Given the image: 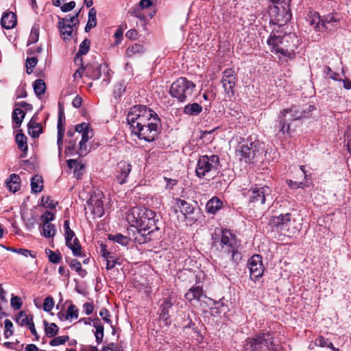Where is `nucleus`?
I'll list each match as a JSON object with an SVG mask.
<instances>
[{"label": "nucleus", "instance_id": "1", "mask_svg": "<svg viewBox=\"0 0 351 351\" xmlns=\"http://www.w3.org/2000/svg\"><path fill=\"white\" fill-rule=\"evenodd\" d=\"M217 243H219L221 250L228 254H231L229 261L221 262L219 263V266L227 273L235 270L239 263L242 260V254L239 251L240 245L238 243L236 236L229 230H221L219 241L215 239L213 245Z\"/></svg>", "mask_w": 351, "mask_h": 351}, {"label": "nucleus", "instance_id": "2", "mask_svg": "<svg viewBox=\"0 0 351 351\" xmlns=\"http://www.w3.org/2000/svg\"><path fill=\"white\" fill-rule=\"evenodd\" d=\"M295 39H297V36L295 34H287L285 33L282 34V31L273 29L267 40V43L269 46L271 52L280 53L283 56L292 60L295 56V45H285V42L288 43L289 40L293 42Z\"/></svg>", "mask_w": 351, "mask_h": 351}, {"label": "nucleus", "instance_id": "3", "mask_svg": "<svg viewBox=\"0 0 351 351\" xmlns=\"http://www.w3.org/2000/svg\"><path fill=\"white\" fill-rule=\"evenodd\" d=\"M244 351H278L279 346L274 341V333L258 332L245 339Z\"/></svg>", "mask_w": 351, "mask_h": 351}, {"label": "nucleus", "instance_id": "4", "mask_svg": "<svg viewBox=\"0 0 351 351\" xmlns=\"http://www.w3.org/2000/svg\"><path fill=\"white\" fill-rule=\"evenodd\" d=\"M131 228H155L156 213L145 207H134L127 215Z\"/></svg>", "mask_w": 351, "mask_h": 351}, {"label": "nucleus", "instance_id": "5", "mask_svg": "<svg viewBox=\"0 0 351 351\" xmlns=\"http://www.w3.org/2000/svg\"><path fill=\"white\" fill-rule=\"evenodd\" d=\"M158 115L154 110L143 105H136L132 107L127 116V121L131 132L136 130L143 125L150 121Z\"/></svg>", "mask_w": 351, "mask_h": 351}, {"label": "nucleus", "instance_id": "6", "mask_svg": "<svg viewBox=\"0 0 351 351\" xmlns=\"http://www.w3.org/2000/svg\"><path fill=\"white\" fill-rule=\"evenodd\" d=\"M262 149L263 143L256 135H251L239 142L236 152L245 159L246 162H250L261 154Z\"/></svg>", "mask_w": 351, "mask_h": 351}, {"label": "nucleus", "instance_id": "7", "mask_svg": "<svg viewBox=\"0 0 351 351\" xmlns=\"http://www.w3.org/2000/svg\"><path fill=\"white\" fill-rule=\"evenodd\" d=\"M195 84L187 78L181 77L171 85L169 95L180 102H185L192 98Z\"/></svg>", "mask_w": 351, "mask_h": 351}, {"label": "nucleus", "instance_id": "8", "mask_svg": "<svg viewBox=\"0 0 351 351\" xmlns=\"http://www.w3.org/2000/svg\"><path fill=\"white\" fill-rule=\"evenodd\" d=\"M66 134L67 136L74 137L77 135L81 138L77 154L80 157L86 156L89 152L87 143L94 136L93 130L88 123L84 122L76 125L74 130H68Z\"/></svg>", "mask_w": 351, "mask_h": 351}, {"label": "nucleus", "instance_id": "9", "mask_svg": "<svg viewBox=\"0 0 351 351\" xmlns=\"http://www.w3.org/2000/svg\"><path fill=\"white\" fill-rule=\"evenodd\" d=\"M160 125V119L158 115H156L150 121L132 131V133L136 135L139 139L147 142H152L159 133Z\"/></svg>", "mask_w": 351, "mask_h": 351}, {"label": "nucleus", "instance_id": "10", "mask_svg": "<svg viewBox=\"0 0 351 351\" xmlns=\"http://www.w3.org/2000/svg\"><path fill=\"white\" fill-rule=\"evenodd\" d=\"M247 195L249 197L250 203L254 206L263 205L267 202L269 204L272 201L271 189L266 185H254L247 191Z\"/></svg>", "mask_w": 351, "mask_h": 351}, {"label": "nucleus", "instance_id": "11", "mask_svg": "<svg viewBox=\"0 0 351 351\" xmlns=\"http://www.w3.org/2000/svg\"><path fill=\"white\" fill-rule=\"evenodd\" d=\"M270 23L278 25V28L285 25L291 19V13L288 4L285 3L280 7L278 5H273L269 8Z\"/></svg>", "mask_w": 351, "mask_h": 351}, {"label": "nucleus", "instance_id": "12", "mask_svg": "<svg viewBox=\"0 0 351 351\" xmlns=\"http://www.w3.org/2000/svg\"><path fill=\"white\" fill-rule=\"evenodd\" d=\"M219 165V158L218 156L212 154L210 156H201L197 163L195 169L196 176L198 178L204 177L208 173L217 170Z\"/></svg>", "mask_w": 351, "mask_h": 351}, {"label": "nucleus", "instance_id": "13", "mask_svg": "<svg viewBox=\"0 0 351 351\" xmlns=\"http://www.w3.org/2000/svg\"><path fill=\"white\" fill-rule=\"evenodd\" d=\"M159 228H131L128 229L130 237L132 232V240L138 244L146 243L152 240L155 231H158Z\"/></svg>", "mask_w": 351, "mask_h": 351}, {"label": "nucleus", "instance_id": "14", "mask_svg": "<svg viewBox=\"0 0 351 351\" xmlns=\"http://www.w3.org/2000/svg\"><path fill=\"white\" fill-rule=\"evenodd\" d=\"M110 70L106 64L100 65H87L86 66V76L93 80L99 79L101 77V74L104 73L105 77L103 80V83H104L105 85L108 84L110 81Z\"/></svg>", "mask_w": 351, "mask_h": 351}, {"label": "nucleus", "instance_id": "15", "mask_svg": "<svg viewBox=\"0 0 351 351\" xmlns=\"http://www.w3.org/2000/svg\"><path fill=\"white\" fill-rule=\"evenodd\" d=\"M237 80L236 72L232 69H226L222 73L221 82L226 95L232 98L235 94V84Z\"/></svg>", "mask_w": 351, "mask_h": 351}, {"label": "nucleus", "instance_id": "16", "mask_svg": "<svg viewBox=\"0 0 351 351\" xmlns=\"http://www.w3.org/2000/svg\"><path fill=\"white\" fill-rule=\"evenodd\" d=\"M248 268L252 280L256 281L262 277L264 271L262 256L259 254L253 255L248 261Z\"/></svg>", "mask_w": 351, "mask_h": 351}, {"label": "nucleus", "instance_id": "17", "mask_svg": "<svg viewBox=\"0 0 351 351\" xmlns=\"http://www.w3.org/2000/svg\"><path fill=\"white\" fill-rule=\"evenodd\" d=\"M175 302V298L170 295L162 298L158 302L159 317L166 322V324H168L170 317L169 313Z\"/></svg>", "mask_w": 351, "mask_h": 351}, {"label": "nucleus", "instance_id": "18", "mask_svg": "<svg viewBox=\"0 0 351 351\" xmlns=\"http://www.w3.org/2000/svg\"><path fill=\"white\" fill-rule=\"evenodd\" d=\"M314 109L315 107L312 105L308 106L306 109H302L300 106H293L290 108L283 109L282 110H287V119L293 121L307 117Z\"/></svg>", "mask_w": 351, "mask_h": 351}, {"label": "nucleus", "instance_id": "19", "mask_svg": "<svg viewBox=\"0 0 351 351\" xmlns=\"http://www.w3.org/2000/svg\"><path fill=\"white\" fill-rule=\"evenodd\" d=\"M340 18L337 14H328L322 17V32H331L339 27Z\"/></svg>", "mask_w": 351, "mask_h": 351}, {"label": "nucleus", "instance_id": "20", "mask_svg": "<svg viewBox=\"0 0 351 351\" xmlns=\"http://www.w3.org/2000/svg\"><path fill=\"white\" fill-rule=\"evenodd\" d=\"M58 109V120L57 124L58 129V137H57V145L58 147L59 154H61L62 149L64 133V123H65V116L64 112L63 107L59 103Z\"/></svg>", "mask_w": 351, "mask_h": 351}, {"label": "nucleus", "instance_id": "21", "mask_svg": "<svg viewBox=\"0 0 351 351\" xmlns=\"http://www.w3.org/2000/svg\"><path fill=\"white\" fill-rule=\"evenodd\" d=\"M292 219L290 213L281 214L273 217L270 220V224L280 231L289 230V225Z\"/></svg>", "mask_w": 351, "mask_h": 351}, {"label": "nucleus", "instance_id": "22", "mask_svg": "<svg viewBox=\"0 0 351 351\" xmlns=\"http://www.w3.org/2000/svg\"><path fill=\"white\" fill-rule=\"evenodd\" d=\"M132 166L129 162L121 161L118 164L116 180L119 184H123L128 182V177L132 171Z\"/></svg>", "mask_w": 351, "mask_h": 351}, {"label": "nucleus", "instance_id": "23", "mask_svg": "<svg viewBox=\"0 0 351 351\" xmlns=\"http://www.w3.org/2000/svg\"><path fill=\"white\" fill-rule=\"evenodd\" d=\"M75 25L76 23L66 24L65 23L64 19L58 17V27L64 40H71L73 28Z\"/></svg>", "mask_w": 351, "mask_h": 351}, {"label": "nucleus", "instance_id": "24", "mask_svg": "<svg viewBox=\"0 0 351 351\" xmlns=\"http://www.w3.org/2000/svg\"><path fill=\"white\" fill-rule=\"evenodd\" d=\"M306 21L315 32H322V17L317 12H310Z\"/></svg>", "mask_w": 351, "mask_h": 351}, {"label": "nucleus", "instance_id": "25", "mask_svg": "<svg viewBox=\"0 0 351 351\" xmlns=\"http://www.w3.org/2000/svg\"><path fill=\"white\" fill-rule=\"evenodd\" d=\"M287 110H282L278 115L279 119V131L282 134H290V123L291 121L287 119Z\"/></svg>", "mask_w": 351, "mask_h": 351}, {"label": "nucleus", "instance_id": "26", "mask_svg": "<svg viewBox=\"0 0 351 351\" xmlns=\"http://www.w3.org/2000/svg\"><path fill=\"white\" fill-rule=\"evenodd\" d=\"M1 25L7 29L14 27L16 25V15L12 12L3 13L1 19Z\"/></svg>", "mask_w": 351, "mask_h": 351}, {"label": "nucleus", "instance_id": "27", "mask_svg": "<svg viewBox=\"0 0 351 351\" xmlns=\"http://www.w3.org/2000/svg\"><path fill=\"white\" fill-rule=\"evenodd\" d=\"M203 297L206 296L200 286H193L185 294L186 299L190 302L193 300H200Z\"/></svg>", "mask_w": 351, "mask_h": 351}, {"label": "nucleus", "instance_id": "28", "mask_svg": "<svg viewBox=\"0 0 351 351\" xmlns=\"http://www.w3.org/2000/svg\"><path fill=\"white\" fill-rule=\"evenodd\" d=\"M176 206L178 208L180 209V213L185 217L193 214L194 212L193 206L187 202L186 200L177 199L176 202Z\"/></svg>", "mask_w": 351, "mask_h": 351}, {"label": "nucleus", "instance_id": "29", "mask_svg": "<svg viewBox=\"0 0 351 351\" xmlns=\"http://www.w3.org/2000/svg\"><path fill=\"white\" fill-rule=\"evenodd\" d=\"M28 133L33 138H37L43 132V127L41 123H38L33 117L27 124Z\"/></svg>", "mask_w": 351, "mask_h": 351}, {"label": "nucleus", "instance_id": "30", "mask_svg": "<svg viewBox=\"0 0 351 351\" xmlns=\"http://www.w3.org/2000/svg\"><path fill=\"white\" fill-rule=\"evenodd\" d=\"M93 326L95 328L94 331V335L95 337V340L97 344H100L104 336V328L103 324L101 323L100 319L97 317L93 319Z\"/></svg>", "mask_w": 351, "mask_h": 351}, {"label": "nucleus", "instance_id": "31", "mask_svg": "<svg viewBox=\"0 0 351 351\" xmlns=\"http://www.w3.org/2000/svg\"><path fill=\"white\" fill-rule=\"evenodd\" d=\"M202 112V106L198 103H190L183 108V113L188 116L196 117Z\"/></svg>", "mask_w": 351, "mask_h": 351}, {"label": "nucleus", "instance_id": "32", "mask_svg": "<svg viewBox=\"0 0 351 351\" xmlns=\"http://www.w3.org/2000/svg\"><path fill=\"white\" fill-rule=\"evenodd\" d=\"M15 141L17 144L18 148L23 151V154L21 156V158H24L26 156V152L27 151L28 147L27 143V137L22 133V130H19L16 134L15 137Z\"/></svg>", "mask_w": 351, "mask_h": 351}, {"label": "nucleus", "instance_id": "33", "mask_svg": "<svg viewBox=\"0 0 351 351\" xmlns=\"http://www.w3.org/2000/svg\"><path fill=\"white\" fill-rule=\"evenodd\" d=\"M222 206L223 202L218 197H213L206 203V210L208 213L215 214Z\"/></svg>", "mask_w": 351, "mask_h": 351}, {"label": "nucleus", "instance_id": "34", "mask_svg": "<svg viewBox=\"0 0 351 351\" xmlns=\"http://www.w3.org/2000/svg\"><path fill=\"white\" fill-rule=\"evenodd\" d=\"M25 116V112L19 108H15L12 112V118L13 121V128H19Z\"/></svg>", "mask_w": 351, "mask_h": 351}, {"label": "nucleus", "instance_id": "35", "mask_svg": "<svg viewBox=\"0 0 351 351\" xmlns=\"http://www.w3.org/2000/svg\"><path fill=\"white\" fill-rule=\"evenodd\" d=\"M69 139L66 140V145L65 152L66 155L73 156L77 154V149H76V143L80 136L75 135L74 137L67 136Z\"/></svg>", "mask_w": 351, "mask_h": 351}, {"label": "nucleus", "instance_id": "36", "mask_svg": "<svg viewBox=\"0 0 351 351\" xmlns=\"http://www.w3.org/2000/svg\"><path fill=\"white\" fill-rule=\"evenodd\" d=\"M15 322L21 326H29L33 322V315H27L24 311H20L15 317Z\"/></svg>", "mask_w": 351, "mask_h": 351}, {"label": "nucleus", "instance_id": "37", "mask_svg": "<svg viewBox=\"0 0 351 351\" xmlns=\"http://www.w3.org/2000/svg\"><path fill=\"white\" fill-rule=\"evenodd\" d=\"M20 177L19 175L12 173L7 180V186L10 191L16 192L20 189Z\"/></svg>", "mask_w": 351, "mask_h": 351}, {"label": "nucleus", "instance_id": "38", "mask_svg": "<svg viewBox=\"0 0 351 351\" xmlns=\"http://www.w3.org/2000/svg\"><path fill=\"white\" fill-rule=\"evenodd\" d=\"M97 10L95 8H92L88 11V19L87 23L85 26L84 30L86 32H88L92 28L97 25Z\"/></svg>", "mask_w": 351, "mask_h": 351}, {"label": "nucleus", "instance_id": "39", "mask_svg": "<svg viewBox=\"0 0 351 351\" xmlns=\"http://www.w3.org/2000/svg\"><path fill=\"white\" fill-rule=\"evenodd\" d=\"M45 332L47 337H54L59 331V327L54 323H49L44 320Z\"/></svg>", "mask_w": 351, "mask_h": 351}, {"label": "nucleus", "instance_id": "40", "mask_svg": "<svg viewBox=\"0 0 351 351\" xmlns=\"http://www.w3.org/2000/svg\"><path fill=\"white\" fill-rule=\"evenodd\" d=\"M90 204L92 206V212L97 217H101L104 214V204L101 199H90Z\"/></svg>", "mask_w": 351, "mask_h": 351}, {"label": "nucleus", "instance_id": "41", "mask_svg": "<svg viewBox=\"0 0 351 351\" xmlns=\"http://www.w3.org/2000/svg\"><path fill=\"white\" fill-rule=\"evenodd\" d=\"M145 51L144 47L141 45L136 43L133 45L129 46L126 49V55L128 57H133L136 55H141Z\"/></svg>", "mask_w": 351, "mask_h": 351}, {"label": "nucleus", "instance_id": "42", "mask_svg": "<svg viewBox=\"0 0 351 351\" xmlns=\"http://www.w3.org/2000/svg\"><path fill=\"white\" fill-rule=\"evenodd\" d=\"M69 267L74 269L82 278L85 277L87 275L86 269H82V265L80 261L76 259H71L70 261H67Z\"/></svg>", "mask_w": 351, "mask_h": 351}, {"label": "nucleus", "instance_id": "43", "mask_svg": "<svg viewBox=\"0 0 351 351\" xmlns=\"http://www.w3.org/2000/svg\"><path fill=\"white\" fill-rule=\"evenodd\" d=\"M108 239L110 240L114 241L123 246H127L131 240H132V238H130V237L124 236L121 234H116L114 235L109 234Z\"/></svg>", "mask_w": 351, "mask_h": 351}, {"label": "nucleus", "instance_id": "44", "mask_svg": "<svg viewBox=\"0 0 351 351\" xmlns=\"http://www.w3.org/2000/svg\"><path fill=\"white\" fill-rule=\"evenodd\" d=\"M34 90L37 96L43 95L46 90V85L43 80L38 79L33 84Z\"/></svg>", "mask_w": 351, "mask_h": 351}, {"label": "nucleus", "instance_id": "45", "mask_svg": "<svg viewBox=\"0 0 351 351\" xmlns=\"http://www.w3.org/2000/svg\"><path fill=\"white\" fill-rule=\"evenodd\" d=\"M43 182L41 176H35L31 179V188L32 193H39L43 190V185H40L39 183Z\"/></svg>", "mask_w": 351, "mask_h": 351}, {"label": "nucleus", "instance_id": "46", "mask_svg": "<svg viewBox=\"0 0 351 351\" xmlns=\"http://www.w3.org/2000/svg\"><path fill=\"white\" fill-rule=\"evenodd\" d=\"M128 13L131 16L136 17V18H138V19H139L141 20H145L146 19L145 14L143 12V10L141 9V8L138 5H136L134 7L131 8L128 10Z\"/></svg>", "mask_w": 351, "mask_h": 351}, {"label": "nucleus", "instance_id": "47", "mask_svg": "<svg viewBox=\"0 0 351 351\" xmlns=\"http://www.w3.org/2000/svg\"><path fill=\"white\" fill-rule=\"evenodd\" d=\"M43 229L44 237L47 238H51L55 235L56 229L53 224L50 223H44Z\"/></svg>", "mask_w": 351, "mask_h": 351}, {"label": "nucleus", "instance_id": "48", "mask_svg": "<svg viewBox=\"0 0 351 351\" xmlns=\"http://www.w3.org/2000/svg\"><path fill=\"white\" fill-rule=\"evenodd\" d=\"M71 250L75 256H82V247L77 237L73 239Z\"/></svg>", "mask_w": 351, "mask_h": 351}, {"label": "nucleus", "instance_id": "49", "mask_svg": "<svg viewBox=\"0 0 351 351\" xmlns=\"http://www.w3.org/2000/svg\"><path fill=\"white\" fill-rule=\"evenodd\" d=\"M315 344L322 348H332V343L322 336H319L315 340Z\"/></svg>", "mask_w": 351, "mask_h": 351}, {"label": "nucleus", "instance_id": "50", "mask_svg": "<svg viewBox=\"0 0 351 351\" xmlns=\"http://www.w3.org/2000/svg\"><path fill=\"white\" fill-rule=\"evenodd\" d=\"M4 337L5 339H8L14 333V326L12 322L10 319H5L4 322Z\"/></svg>", "mask_w": 351, "mask_h": 351}, {"label": "nucleus", "instance_id": "51", "mask_svg": "<svg viewBox=\"0 0 351 351\" xmlns=\"http://www.w3.org/2000/svg\"><path fill=\"white\" fill-rule=\"evenodd\" d=\"M69 339V337L67 335L59 336V337H55L53 339H51L49 342V345L51 346H58L60 345H63Z\"/></svg>", "mask_w": 351, "mask_h": 351}, {"label": "nucleus", "instance_id": "52", "mask_svg": "<svg viewBox=\"0 0 351 351\" xmlns=\"http://www.w3.org/2000/svg\"><path fill=\"white\" fill-rule=\"evenodd\" d=\"M38 60L36 57L27 58L26 60V72L27 74H31L33 72V69L36 66Z\"/></svg>", "mask_w": 351, "mask_h": 351}, {"label": "nucleus", "instance_id": "53", "mask_svg": "<svg viewBox=\"0 0 351 351\" xmlns=\"http://www.w3.org/2000/svg\"><path fill=\"white\" fill-rule=\"evenodd\" d=\"M38 38H39V28L38 26L34 25L31 30L28 43H35L38 40Z\"/></svg>", "mask_w": 351, "mask_h": 351}, {"label": "nucleus", "instance_id": "54", "mask_svg": "<svg viewBox=\"0 0 351 351\" xmlns=\"http://www.w3.org/2000/svg\"><path fill=\"white\" fill-rule=\"evenodd\" d=\"M90 42L88 39H84L81 44L80 45V48L78 51V53L80 55H85L86 54L90 49Z\"/></svg>", "mask_w": 351, "mask_h": 351}, {"label": "nucleus", "instance_id": "55", "mask_svg": "<svg viewBox=\"0 0 351 351\" xmlns=\"http://www.w3.org/2000/svg\"><path fill=\"white\" fill-rule=\"evenodd\" d=\"M78 309L75 304H71L69 305L66 310V314L69 319H77L78 317Z\"/></svg>", "mask_w": 351, "mask_h": 351}, {"label": "nucleus", "instance_id": "56", "mask_svg": "<svg viewBox=\"0 0 351 351\" xmlns=\"http://www.w3.org/2000/svg\"><path fill=\"white\" fill-rule=\"evenodd\" d=\"M54 306V300L51 296H47L43 303V310L46 312H50Z\"/></svg>", "mask_w": 351, "mask_h": 351}, {"label": "nucleus", "instance_id": "57", "mask_svg": "<svg viewBox=\"0 0 351 351\" xmlns=\"http://www.w3.org/2000/svg\"><path fill=\"white\" fill-rule=\"evenodd\" d=\"M10 304L14 309H20L22 306L21 298L19 296L12 295L10 300Z\"/></svg>", "mask_w": 351, "mask_h": 351}, {"label": "nucleus", "instance_id": "58", "mask_svg": "<svg viewBox=\"0 0 351 351\" xmlns=\"http://www.w3.org/2000/svg\"><path fill=\"white\" fill-rule=\"evenodd\" d=\"M42 205L46 208H53L56 207V202L51 199L49 196L43 197L41 199Z\"/></svg>", "mask_w": 351, "mask_h": 351}, {"label": "nucleus", "instance_id": "59", "mask_svg": "<svg viewBox=\"0 0 351 351\" xmlns=\"http://www.w3.org/2000/svg\"><path fill=\"white\" fill-rule=\"evenodd\" d=\"M101 256L107 261L108 259L113 260L116 259L114 253L109 252L106 247V245H101Z\"/></svg>", "mask_w": 351, "mask_h": 351}, {"label": "nucleus", "instance_id": "60", "mask_svg": "<svg viewBox=\"0 0 351 351\" xmlns=\"http://www.w3.org/2000/svg\"><path fill=\"white\" fill-rule=\"evenodd\" d=\"M61 254L53 251L49 250V259L52 263H58L61 260Z\"/></svg>", "mask_w": 351, "mask_h": 351}, {"label": "nucleus", "instance_id": "61", "mask_svg": "<svg viewBox=\"0 0 351 351\" xmlns=\"http://www.w3.org/2000/svg\"><path fill=\"white\" fill-rule=\"evenodd\" d=\"M9 250H10L13 252L20 254L26 257H27L28 256H30L33 258H35V255H32L31 251L29 250H27V249H23V248L17 249V248L11 247L9 249Z\"/></svg>", "mask_w": 351, "mask_h": 351}, {"label": "nucleus", "instance_id": "62", "mask_svg": "<svg viewBox=\"0 0 351 351\" xmlns=\"http://www.w3.org/2000/svg\"><path fill=\"white\" fill-rule=\"evenodd\" d=\"M99 315L102 317V319L107 324H112V321L110 319V313L106 308H102L99 312Z\"/></svg>", "mask_w": 351, "mask_h": 351}, {"label": "nucleus", "instance_id": "63", "mask_svg": "<svg viewBox=\"0 0 351 351\" xmlns=\"http://www.w3.org/2000/svg\"><path fill=\"white\" fill-rule=\"evenodd\" d=\"M324 73L326 74L330 79L336 81L339 80V79L337 78L339 74L337 73L332 71V69L328 66H326L324 67Z\"/></svg>", "mask_w": 351, "mask_h": 351}, {"label": "nucleus", "instance_id": "64", "mask_svg": "<svg viewBox=\"0 0 351 351\" xmlns=\"http://www.w3.org/2000/svg\"><path fill=\"white\" fill-rule=\"evenodd\" d=\"M54 219V215L50 211H46L41 215V219L44 223H49Z\"/></svg>", "mask_w": 351, "mask_h": 351}]
</instances>
